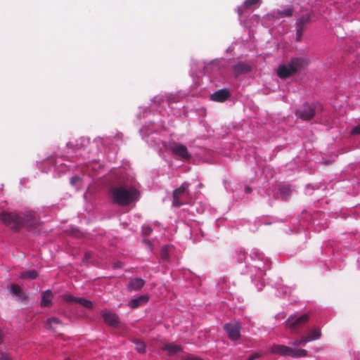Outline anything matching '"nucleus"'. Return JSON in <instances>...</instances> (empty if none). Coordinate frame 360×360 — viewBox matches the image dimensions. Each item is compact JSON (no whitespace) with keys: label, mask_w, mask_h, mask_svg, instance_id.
<instances>
[{"label":"nucleus","mask_w":360,"mask_h":360,"mask_svg":"<svg viewBox=\"0 0 360 360\" xmlns=\"http://www.w3.org/2000/svg\"><path fill=\"white\" fill-rule=\"evenodd\" d=\"M110 193L112 202L121 206L128 205L139 198V192L134 187L114 186L110 188Z\"/></svg>","instance_id":"1"},{"label":"nucleus","mask_w":360,"mask_h":360,"mask_svg":"<svg viewBox=\"0 0 360 360\" xmlns=\"http://www.w3.org/2000/svg\"><path fill=\"white\" fill-rule=\"evenodd\" d=\"M271 354L294 359L305 357L308 352L304 349L293 348L283 345H273L269 350Z\"/></svg>","instance_id":"2"},{"label":"nucleus","mask_w":360,"mask_h":360,"mask_svg":"<svg viewBox=\"0 0 360 360\" xmlns=\"http://www.w3.org/2000/svg\"><path fill=\"white\" fill-rule=\"evenodd\" d=\"M0 220L1 222L9 226L13 231H17L23 227V219L22 214L18 212H8L3 211L0 214Z\"/></svg>","instance_id":"3"},{"label":"nucleus","mask_w":360,"mask_h":360,"mask_svg":"<svg viewBox=\"0 0 360 360\" xmlns=\"http://www.w3.org/2000/svg\"><path fill=\"white\" fill-rule=\"evenodd\" d=\"M323 109L321 104H304L300 108L296 110V115L304 121L311 120L318 111H321Z\"/></svg>","instance_id":"4"},{"label":"nucleus","mask_w":360,"mask_h":360,"mask_svg":"<svg viewBox=\"0 0 360 360\" xmlns=\"http://www.w3.org/2000/svg\"><path fill=\"white\" fill-rule=\"evenodd\" d=\"M309 321V315L303 314L302 316L291 315L285 321L286 327L291 329L295 333L298 328L304 326Z\"/></svg>","instance_id":"5"},{"label":"nucleus","mask_w":360,"mask_h":360,"mask_svg":"<svg viewBox=\"0 0 360 360\" xmlns=\"http://www.w3.org/2000/svg\"><path fill=\"white\" fill-rule=\"evenodd\" d=\"M188 187L189 184L184 182L173 191L172 205L174 207H179L184 204L182 198L184 195L188 194Z\"/></svg>","instance_id":"6"},{"label":"nucleus","mask_w":360,"mask_h":360,"mask_svg":"<svg viewBox=\"0 0 360 360\" xmlns=\"http://www.w3.org/2000/svg\"><path fill=\"white\" fill-rule=\"evenodd\" d=\"M224 329L230 340L236 341L240 338V326L238 322L226 323Z\"/></svg>","instance_id":"7"},{"label":"nucleus","mask_w":360,"mask_h":360,"mask_svg":"<svg viewBox=\"0 0 360 360\" xmlns=\"http://www.w3.org/2000/svg\"><path fill=\"white\" fill-rule=\"evenodd\" d=\"M169 148L174 155L182 159L188 160L191 158L186 146L183 144L172 142L169 144Z\"/></svg>","instance_id":"8"},{"label":"nucleus","mask_w":360,"mask_h":360,"mask_svg":"<svg viewBox=\"0 0 360 360\" xmlns=\"http://www.w3.org/2000/svg\"><path fill=\"white\" fill-rule=\"evenodd\" d=\"M309 63V60L306 58H293L289 62L295 74L304 69Z\"/></svg>","instance_id":"9"},{"label":"nucleus","mask_w":360,"mask_h":360,"mask_svg":"<svg viewBox=\"0 0 360 360\" xmlns=\"http://www.w3.org/2000/svg\"><path fill=\"white\" fill-rule=\"evenodd\" d=\"M310 20V16L309 15H305L302 16L297 20L296 22V41H300L302 39V34L304 30V26L307 23H308Z\"/></svg>","instance_id":"10"},{"label":"nucleus","mask_w":360,"mask_h":360,"mask_svg":"<svg viewBox=\"0 0 360 360\" xmlns=\"http://www.w3.org/2000/svg\"><path fill=\"white\" fill-rule=\"evenodd\" d=\"M104 322L110 326L117 327L119 323L118 316L108 310H104L101 313Z\"/></svg>","instance_id":"11"},{"label":"nucleus","mask_w":360,"mask_h":360,"mask_svg":"<svg viewBox=\"0 0 360 360\" xmlns=\"http://www.w3.org/2000/svg\"><path fill=\"white\" fill-rule=\"evenodd\" d=\"M23 219V226L28 228L35 227L37 224V219L32 212H27L25 214H22Z\"/></svg>","instance_id":"12"},{"label":"nucleus","mask_w":360,"mask_h":360,"mask_svg":"<svg viewBox=\"0 0 360 360\" xmlns=\"http://www.w3.org/2000/svg\"><path fill=\"white\" fill-rule=\"evenodd\" d=\"M230 97V92L226 89L218 90L211 95V99L216 102H224Z\"/></svg>","instance_id":"13"},{"label":"nucleus","mask_w":360,"mask_h":360,"mask_svg":"<svg viewBox=\"0 0 360 360\" xmlns=\"http://www.w3.org/2000/svg\"><path fill=\"white\" fill-rule=\"evenodd\" d=\"M277 74L278 76L281 79H285L295 75V73L291 70V67L289 63L287 65H280L277 70Z\"/></svg>","instance_id":"14"},{"label":"nucleus","mask_w":360,"mask_h":360,"mask_svg":"<svg viewBox=\"0 0 360 360\" xmlns=\"http://www.w3.org/2000/svg\"><path fill=\"white\" fill-rule=\"evenodd\" d=\"M148 300L149 297L147 295H143L130 300L128 305L131 309H136L146 304L148 302Z\"/></svg>","instance_id":"15"},{"label":"nucleus","mask_w":360,"mask_h":360,"mask_svg":"<svg viewBox=\"0 0 360 360\" xmlns=\"http://www.w3.org/2000/svg\"><path fill=\"white\" fill-rule=\"evenodd\" d=\"M58 326H63V323L56 317L49 318L46 322V328L54 333H58Z\"/></svg>","instance_id":"16"},{"label":"nucleus","mask_w":360,"mask_h":360,"mask_svg":"<svg viewBox=\"0 0 360 360\" xmlns=\"http://www.w3.org/2000/svg\"><path fill=\"white\" fill-rule=\"evenodd\" d=\"M145 284V281L141 278H135L130 280L127 285L129 291H137L141 290Z\"/></svg>","instance_id":"17"},{"label":"nucleus","mask_w":360,"mask_h":360,"mask_svg":"<svg viewBox=\"0 0 360 360\" xmlns=\"http://www.w3.org/2000/svg\"><path fill=\"white\" fill-rule=\"evenodd\" d=\"M8 290L13 296L18 297L21 300H27V296L23 292L22 290L16 284H11L8 286Z\"/></svg>","instance_id":"18"},{"label":"nucleus","mask_w":360,"mask_h":360,"mask_svg":"<svg viewBox=\"0 0 360 360\" xmlns=\"http://www.w3.org/2000/svg\"><path fill=\"white\" fill-rule=\"evenodd\" d=\"M53 293L51 290H47L42 292L40 305L41 307H49L52 304Z\"/></svg>","instance_id":"19"},{"label":"nucleus","mask_w":360,"mask_h":360,"mask_svg":"<svg viewBox=\"0 0 360 360\" xmlns=\"http://www.w3.org/2000/svg\"><path fill=\"white\" fill-rule=\"evenodd\" d=\"M321 336V331L320 328H313L306 335H304V338L307 342L318 340Z\"/></svg>","instance_id":"20"},{"label":"nucleus","mask_w":360,"mask_h":360,"mask_svg":"<svg viewBox=\"0 0 360 360\" xmlns=\"http://www.w3.org/2000/svg\"><path fill=\"white\" fill-rule=\"evenodd\" d=\"M162 349L168 352L169 355L174 354L181 350V347L180 345L169 343L165 344L162 347Z\"/></svg>","instance_id":"21"},{"label":"nucleus","mask_w":360,"mask_h":360,"mask_svg":"<svg viewBox=\"0 0 360 360\" xmlns=\"http://www.w3.org/2000/svg\"><path fill=\"white\" fill-rule=\"evenodd\" d=\"M233 70L236 75H240L250 72V68L244 63H238L233 66Z\"/></svg>","instance_id":"22"},{"label":"nucleus","mask_w":360,"mask_h":360,"mask_svg":"<svg viewBox=\"0 0 360 360\" xmlns=\"http://www.w3.org/2000/svg\"><path fill=\"white\" fill-rule=\"evenodd\" d=\"M39 276L36 270H28L20 274V277L22 279H35Z\"/></svg>","instance_id":"23"},{"label":"nucleus","mask_w":360,"mask_h":360,"mask_svg":"<svg viewBox=\"0 0 360 360\" xmlns=\"http://www.w3.org/2000/svg\"><path fill=\"white\" fill-rule=\"evenodd\" d=\"M136 345V349L139 353L143 354L146 352V344L143 341L138 339L133 340Z\"/></svg>","instance_id":"24"},{"label":"nucleus","mask_w":360,"mask_h":360,"mask_svg":"<svg viewBox=\"0 0 360 360\" xmlns=\"http://www.w3.org/2000/svg\"><path fill=\"white\" fill-rule=\"evenodd\" d=\"M78 303L87 309L93 308V303L91 301L86 300L84 298H79Z\"/></svg>","instance_id":"25"},{"label":"nucleus","mask_w":360,"mask_h":360,"mask_svg":"<svg viewBox=\"0 0 360 360\" xmlns=\"http://www.w3.org/2000/svg\"><path fill=\"white\" fill-rule=\"evenodd\" d=\"M261 0H245V1L243 4V8L245 9H249L252 6L256 5L257 4L259 3Z\"/></svg>","instance_id":"26"},{"label":"nucleus","mask_w":360,"mask_h":360,"mask_svg":"<svg viewBox=\"0 0 360 360\" xmlns=\"http://www.w3.org/2000/svg\"><path fill=\"white\" fill-rule=\"evenodd\" d=\"M307 340H306V339H305L304 336H303V337H302V338H300V339H297V340H295V341L291 342L290 343V345H291L292 346H294V347H298V346H300V345H305V344H307Z\"/></svg>","instance_id":"27"},{"label":"nucleus","mask_w":360,"mask_h":360,"mask_svg":"<svg viewBox=\"0 0 360 360\" xmlns=\"http://www.w3.org/2000/svg\"><path fill=\"white\" fill-rule=\"evenodd\" d=\"M278 14L283 17H290L292 15L293 9L291 8H286L282 11H278Z\"/></svg>","instance_id":"28"},{"label":"nucleus","mask_w":360,"mask_h":360,"mask_svg":"<svg viewBox=\"0 0 360 360\" xmlns=\"http://www.w3.org/2000/svg\"><path fill=\"white\" fill-rule=\"evenodd\" d=\"M279 190L283 198L288 197L290 193V188L288 186H283Z\"/></svg>","instance_id":"29"},{"label":"nucleus","mask_w":360,"mask_h":360,"mask_svg":"<svg viewBox=\"0 0 360 360\" xmlns=\"http://www.w3.org/2000/svg\"><path fill=\"white\" fill-rule=\"evenodd\" d=\"M63 300L65 302H69V303H71V302L78 303L79 298L75 297L71 295H64Z\"/></svg>","instance_id":"30"},{"label":"nucleus","mask_w":360,"mask_h":360,"mask_svg":"<svg viewBox=\"0 0 360 360\" xmlns=\"http://www.w3.org/2000/svg\"><path fill=\"white\" fill-rule=\"evenodd\" d=\"M153 229L148 225H144L142 227V233L144 236H149L152 233Z\"/></svg>","instance_id":"31"},{"label":"nucleus","mask_w":360,"mask_h":360,"mask_svg":"<svg viewBox=\"0 0 360 360\" xmlns=\"http://www.w3.org/2000/svg\"><path fill=\"white\" fill-rule=\"evenodd\" d=\"M0 360H11V358L7 353L0 351Z\"/></svg>","instance_id":"32"},{"label":"nucleus","mask_w":360,"mask_h":360,"mask_svg":"<svg viewBox=\"0 0 360 360\" xmlns=\"http://www.w3.org/2000/svg\"><path fill=\"white\" fill-rule=\"evenodd\" d=\"M351 134L352 135H359L360 134V124L356 125V127H354L352 129Z\"/></svg>","instance_id":"33"},{"label":"nucleus","mask_w":360,"mask_h":360,"mask_svg":"<svg viewBox=\"0 0 360 360\" xmlns=\"http://www.w3.org/2000/svg\"><path fill=\"white\" fill-rule=\"evenodd\" d=\"M79 181L80 178L77 176H75L70 179V184L73 186H75Z\"/></svg>","instance_id":"34"},{"label":"nucleus","mask_w":360,"mask_h":360,"mask_svg":"<svg viewBox=\"0 0 360 360\" xmlns=\"http://www.w3.org/2000/svg\"><path fill=\"white\" fill-rule=\"evenodd\" d=\"M182 360H202V359L195 356H188L184 357Z\"/></svg>","instance_id":"35"},{"label":"nucleus","mask_w":360,"mask_h":360,"mask_svg":"<svg viewBox=\"0 0 360 360\" xmlns=\"http://www.w3.org/2000/svg\"><path fill=\"white\" fill-rule=\"evenodd\" d=\"M122 266H123V264L122 262H120V261L115 262L113 264V267L115 269H120V268H122Z\"/></svg>","instance_id":"36"},{"label":"nucleus","mask_w":360,"mask_h":360,"mask_svg":"<svg viewBox=\"0 0 360 360\" xmlns=\"http://www.w3.org/2000/svg\"><path fill=\"white\" fill-rule=\"evenodd\" d=\"M260 356V355L257 353H255L252 355L250 356L247 360H255L256 359H258Z\"/></svg>","instance_id":"37"},{"label":"nucleus","mask_w":360,"mask_h":360,"mask_svg":"<svg viewBox=\"0 0 360 360\" xmlns=\"http://www.w3.org/2000/svg\"><path fill=\"white\" fill-rule=\"evenodd\" d=\"M91 257V253L90 252H86L84 255V259L86 260H88Z\"/></svg>","instance_id":"38"},{"label":"nucleus","mask_w":360,"mask_h":360,"mask_svg":"<svg viewBox=\"0 0 360 360\" xmlns=\"http://www.w3.org/2000/svg\"><path fill=\"white\" fill-rule=\"evenodd\" d=\"M4 334L2 330H0V345L3 342Z\"/></svg>","instance_id":"39"},{"label":"nucleus","mask_w":360,"mask_h":360,"mask_svg":"<svg viewBox=\"0 0 360 360\" xmlns=\"http://www.w3.org/2000/svg\"><path fill=\"white\" fill-rule=\"evenodd\" d=\"M251 191H252V188L250 187H249V186H246L245 187V192L246 193H250V192H251Z\"/></svg>","instance_id":"40"},{"label":"nucleus","mask_w":360,"mask_h":360,"mask_svg":"<svg viewBox=\"0 0 360 360\" xmlns=\"http://www.w3.org/2000/svg\"><path fill=\"white\" fill-rule=\"evenodd\" d=\"M143 242H144L146 244H147V245H150V240L145 239V240H143Z\"/></svg>","instance_id":"41"},{"label":"nucleus","mask_w":360,"mask_h":360,"mask_svg":"<svg viewBox=\"0 0 360 360\" xmlns=\"http://www.w3.org/2000/svg\"><path fill=\"white\" fill-rule=\"evenodd\" d=\"M162 257H163L164 259H166V256L165 255L164 253H162Z\"/></svg>","instance_id":"42"},{"label":"nucleus","mask_w":360,"mask_h":360,"mask_svg":"<svg viewBox=\"0 0 360 360\" xmlns=\"http://www.w3.org/2000/svg\"><path fill=\"white\" fill-rule=\"evenodd\" d=\"M65 360H70V359H65Z\"/></svg>","instance_id":"43"}]
</instances>
